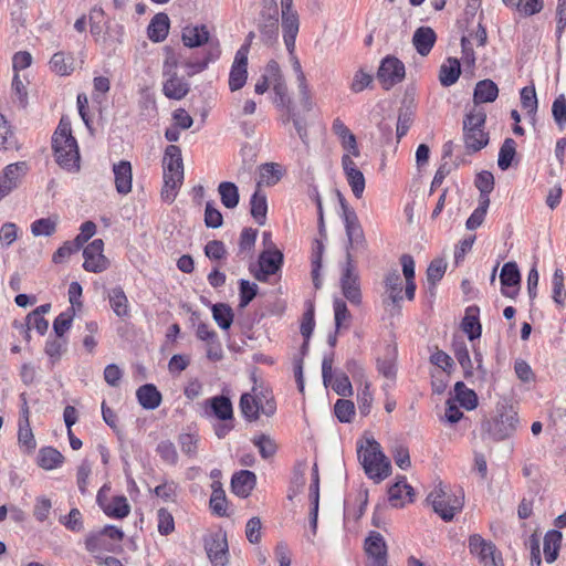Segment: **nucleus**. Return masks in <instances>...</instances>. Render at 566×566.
I'll use <instances>...</instances> for the list:
<instances>
[{"mask_svg":"<svg viewBox=\"0 0 566 566\" xmlns=\"http://www.w3.org/2000/svg\"><path fill=\"white\" fill-rule=\"evenodd\" d=\"M211 409L212 415L221 421L233 420V408L230 398L219 395L206 400Z\"/></svg>","mask_w":566,"mask_h":566,"instance_id":"obj_26","label":"nucleus"},{"mask_svg":"<svg viewBox=\"0 0 566 566\" xmlns=\"http://www.w3.org/2000/svg\"><path fill=\"white\" fill-rule=\"evenodd\" d=\"M447 270V263L441 259H434L431 261L427 269V281L430 285H437V283L443 277Z\"/></svg>","mask_w":566,"mask_h":566,"instance_id":"obj_62","label":"nucleus"},{"mask_svg":"<svg viewBox=\"0 0 566 566\" xmlns=\"http://www.w3.org/2000/svg\"><path fill=\"white\" fill-rule=\"evenodd\" d=\"M282 29L284 44L292 54L295 49V40L300 29V20L296 11L282 13Z\"/></svg>","mask_w":566,"mask_h":566,"instance_id":"obj_20","label":"nucleus"},{"mask_svg":"<svg viewBox=\"0 0 566 566\" xmlns=\"http://www.w3.org/2000/svg\"><path fill=\"white\" fill-rule=\"evenodd\" d=\"M406 75L405 64L396 56L387 55L380 62L377 78L384 90L388 91L400 83Z\"/></svg>","mask_w":566,"mask_h":566,"instance_id":"obj_7","label":"nucleus"},{"mask_svg":"<svg viewBox=\"0 0 566 566\" xmlns=\"http://www.w3.org/2000/svg\"><path fill=\"white\" fill-rule=\"evenodd\" d=\"M516 155V143L513 138H505L497 158V166L501 170H506L511 167L512 161Z\"/></svg>","mask_w":566,"mask_h":566,"instance_id":"obj_48","label":"nucleus"},{"mask_svg":"<svg viewBox=\"0 0 566 566\" xmlns=\"http://www.w3.org/2000/svg\"><path fill=\"white\" fill-rule=\"evenodd\" d=\"M107 296L112 310L118 317L129 316L130 310L128 298L120 286L111 289Z\"/></svg>","mask_w":566,"mask_h":566,"instance_id":"obj_35","label":"nucleus"},{"mask_svg":"<svg viewBox=\"0 0 566 566\" xmlns=\"http://www.w3.org/2000/svg\"><path fill=\"white\" fill-rule=\"evenodd\" d=\"M461 65L457 57H449L439 71V81L442 86L449 87L453 85L460 77Z\"/></svg>","mask_w":566,"mask_h":566,"instance_id":"obj_32","label":"nucleus"},{"mask_svg":"<svg viewBox=\"0 0 566 566\" xmlns=\"http://www.w3.org/2000/svg\"><path fill=\"white\" fill-rule=\"evenodd\" d=\"M469 549L470 553L476 555L480 562L485 566L491 564L499 566L495 560L496 547L491 541L484 539L479 534H473L469 537Z\"/></svg>","mask_w":566,"mask_h":566,"instance_id":"obj_15","label":"nucleus"},{"mask_svg":"<svg viewBox=\"0 0 566 566\" xmlns=\"http://www.w3.org/2000/svg\"><path fill=\"white\" fill-rule=\"evenodd\" d=\"M209 41V31L206 25L186 27L182 30V42L188 48H197Z\"/></svg>","mask_w":566,"mask_h":566,"instance_id":"obj_34","label":"nucleus"},{"mask_svg":"<svg viewBox=\"0 0 566 566\" xmlns=\"http://www.w3.org/2000/svg\"><path fill=\"white\" fill-rule=\"evenodd\" d=\"M156 452L167 464L175 465L178 461V453L175 444L169 440L160 441L157 444Z\"/></svg>","mask_w":566,"mask_h":566,"instance_id":"obj_59","label":"nucleus"},{"mask_svg":"<svg viewBox=\"0 0 566 566\" xmlns=\"http://www.w3.org/2000/svg\"><path fill=\"white\" fill-rule=\"evenodd\" d=\"M205 549L212 566H227L229 546L226 532L218 531L205 539Z\"/></svg>","mask_w":566,"mask_h":566,"instance_id":"obj_9","label":"nucleus"},{"mask_svg":"<svg viewBox=\"0 0 566 566\" xmlns=\"http://www.w3.org/2000/svg\"><path fill=\"white\" fill-rule=\"evenodd\" d=\"M333 132L342 139V145L346 150H348L355 157L359 156L356 137L343 123V120L336 118L333 122Z\"/></svg>","mask_w":566,"mask_h":566,"instance_id":"obj_31","label":"nucleus"},{"mask_svg":"<svg viewBox=\"0 0 566 566\" xmlns=\"http://www.w3.org/2000/svg\"><path fill=\"white\" fill-rule=\"evenodd\" d=\"M64 462V455L53 447H43L38 453V464L44 470H54Z\"/></svg>","mask_w":566,"mask_h":566,"instance_id":"obj_33","label":"nucleus"},{"mask_svg":"<svg viewBox=\"0 0 566 566\" xmlns=\"http://www.w3.org/2000/svg\"><path fill=\"white\" fill-rule=\"evenodd\" d=\"M115 188L119 195H128L132 191L133 169L128 160H120L113 166Z\"/></svg>","mask_w":566,"mask_h":566,"instance_id":"obj_19","label":"nucleus"},{"mask_svg":"<svg viewBox=\"0 0 566 566\" xmlns=\"http://www.w3.org/2000/svg\"><path fill=\"white\" fill-rule=\"evenodd\" d=\"M455 399L467 410H473L478 406V396L472 390L467 388L462 381H458L454 385Z\"/></svg>","mask_w":566,"mask_h":566,"instance_id":"obj_47","label":"nucleus"},{"mask_svg":"<svg viewBox=\"0 0 566 566\" xmlns=\"http://www.w3.org/2000/svg\"><path fill=\"white\" fill-rule=\"evenodd\" d=\"M104 242L102 239L93 240L83 250V268L87 272L99 273L107 269L108 260L103 254Z\"/></svg>","mask_w":566,"mask_h":566,"instance_id":"obj_13","label":"nucleus"},{"mask_svg":"<svg viewBox=\"0 0 566 566\" xmlns=\"http://www.w3.org/2000/svg\"><path fill=\"white\" fill-rule=\"evenodd\" d=\"M266 73L275 81L273 84V90L275 93L274 103L276 104V106L285 107L287 111L293 108L291 105V98L289 97L287 94V86L282 80L280 66L275 61L269 62L266 66Z\"/></svg>","mask_w":566,"mask_h":566,"instance_id":"obj_18","label":"nucleus"},{"mask_svg":"<svg viewBox=\"0 0 566 566\" xmlns=\"http://www.w3.org/2000/svg\"><path fill=\"white\" fill-rule=\"evenodd\" d=\"M499 96V87L492 80H482L475 84L473 102L476 107L482 103H492Z\"/></svg>","mask_w":566,"mask_h":566,"instance_id":"obj_27","label":"nucleus"},{"mask_svg":"<svg viewBox=\"0 0 566 566\" xmlns=\"http://www.w3.org/2000/svg\"><path fill=\"white\" fill-rule=\"evenodd\" d=\"M337 196L339 199L342 217L344 220L346 235L348 239L346 252H350V250L365 251L367 249V241L361 224L358 220L357 213L353 208L348 206L346 199L339 191L337 192Z\"/></svg>","mask_w":566,"mask_h":566,"instance_id":"obj_5","label":"nucleus"},{"mask_svg":"<svg viewBox=\"0 0 566 566\" xmlns=\"http://www.w3.org/2000/svg\"><path fill=\"white\" fill-rule=\"evenodd\" d=\"M104 513L109 517L124 518L130 512V505L124 495L114 496L109 504L103 507Z\"/></svg>","mask_w":566,"mask_h":566,"instance_id":"obj_45","label":"nucleus"},{"mask_svg":"<svg viewBox=\"0 0 566 566\" xmlns=\"http://www.w3.org/2000/svg\"><path fill=\"white\" fill-rule=\"evenodd\" d=\"M259 286L248 280L241 279L239 281L240 307H245L256 296Z\"/></svg>","mask_w":566,"mask_h":566,"instance_id":"obj_58","label":"nucleus"},{"mask_svg":"<svg viewBox=\"0 0 566 566\" xmlns=\"http://www.w3.org/2000/svg\"><path fill=\"white\" fill-rule=\"evenodd\" d=\"M221 203L228 209H234L239 205L240 195L235 184L222 181L218 186Z\"/></svg>","mask_w":566,"mask_h":566,"instance_id":"obj_41","label":"nucleus"},{"mask_svg":"<svg viewBox=\"0 0 566 566\" xmlns=\"http://www.w3.org/2000/svg\"><path fill=\"white\" fill-rule=\"evenodd\" d=\"M361 388L358 390L357 395V403L358 409L361 416H368L371 410L373 405V394L370 391V382L365 380L364 384H360Z\"/></svg>","mask_w":566,"mask_h":566,"instance_id":"obj_52","label":"nucleus"},{"mask_svg":"<svg viewBox=\"0 0 566 566\" xmlns=\"http://www.w3.org/2000/svg\"><path fill=\"white\" fill-rule=\"evenodd\" d=\"M29 171L27 161H18L8 165L0 176V200L17 189Z\"/></svg>","mask_w":566,"mask_h":566,"instance_id":"obj_11","label":"nucleus"},{"mask_svg":"<svg viewBox=\"0 0 566 566\" xmlns=\"http://www.w3.org/2000/svg\"><path fill=\"white\" fill-rule=\"evenodd\" d=\"M340 287L346 300H348L354 305L360 304L361 292L359 286V277L355 272L354 260L350 252H346V264L343 269L340 277Z\"/></svg>","mask_w":566,"mask_h":566,"instance_id":"obj_8","label":"nucleus"},{"mask_svg":"<svg viewBox=\"0 0 566 566\" xmlns=\"http://www.w3.org/2000/svg\"><path fill=\"white\" fill-rule=\"evenodd\" d=\"M251 216L259 226H264L268 213L266 196L259 189L254 191L250 200Z\"/></svg>","mask_w":566,"mask_h":566,"instance_id":"obj_39","label":"nucleus"},{"mask_svg":"<svg viewBox=\"0 0 566 566\" xmlns=\"http://www.w3.org/2000/svg\"><path fill=\"white\" fill-rule=\"evenodd\" d=\"M427 501L431 504L434 513L444 522H450L463 509L464 492L461 488L451 490L440 484L429 493Z\"/></svg>","mask_w":566,"mask_h":566,"instance_id":"obj_2","label":"nucleus"},{"mask_svg":"<svg viewBox=\"0 0 566 566\" xmlns=\"http://www.w3.org/2000/svg\"><path fill=\"white\" fill-rule=\"evenodd\" d=\"M75 315L74 307H69L56 316L53 322V331L55 336L64 337L65 333L71 328Z\"/></svg>","mask_w":566,"mask_h":566,"instance_id":"obj_51","label":"nucleus"},{"mask_svg":"<svg viewBox=\"0 0 566 566\" xmlns=\"http://www.w3.org/2000/svg\"><path fill=\"white\" fill-rule=\"evenodd\" d=\"M385 287L389 293V298L392 304H398L402 300V280L397 270H394L386 275Z\"/></svg>","mask_w":566,"mask_h":566,"instance_id":"obj_46","label":"nucleus"},{"mask_svg":"<svg viewBox=\"0 0 566 566\" xmlns=\"http://www.w3.org/2000/svg\"><path fill=\"white\" fill-rule=\"evenodd\" d=\"M67 347V338L55 336L54 338H49L45 344L44 352L50 357L52 364H55L60 360L63 353L66 352Z\"/></svg>","mask_w":566,"mask_h":566,"instance_id":"obj_50","label":"nucleus"},{"mask_svg":"<svg viewBox=\"0 0 566 566\" xmlns=\"http://www.w3.org/2000/svg\"><path fill=\"white\" fill-rule=\"evenodd\" d=\"M233 311L224 303H217L212 306V317L222 329H229L233 322Z\"/></svg>","mask_w":566,"mask_h":566,"instance_id":"obj_49","label":"nucleus"},{"mask_svg":"<svg viewBox=\"0 0 566 566\" xmlns=\"http://www.w3.org/2000/svg\"><path fill=\"white\" fill-rule=\"evenodd\" d=\"M210 509L218 516L227 515V497L220 484L213 488L210 497Z\"/></svg>","mask_w":566,"mask_h":566,"instance_id":"obj_57","label":"nucleus"},{"mask_svg":"<svg viewBox=\"0 0 566 566\" xmlns=\"http://www.w3.org/2000/svg\"><path fill=\"white\" fill-rule=\"evenodd\" d=\"M256 234L258 231L252 228H244L242 230L239 240V250L237 253L239 258L244 259L245 253H249L253 249L256 240Z\"/></svg>","mask_w":566,"mask_h":566,"instance_id":"obj_54","label":"nucleus"},{"mask_svg":"<svg viewBox=\"0 0 566 566\" xmlns=\"http://www.w3.org/2000/svg\"><path fill=\"white\" fill-rule=\"evenodd\" d=\"M334 412L340 422H350L355 413L354 402L347 399H338L334 406Z\"/></svg>","mask_w":566,"mask_h":566,"instance_id":"obj_60","label":"nucleus"},{"mask_svg":"<svg viewBox=\"0 0 566 566\" xmlns=\"http://www.w3.org/2000/svg\"><path fill=\"white\" fill-rule=\"evenodd\" d=\"M517 413L512 410L501 412L492 420H485L482 423L483 431L495 441H502L514 434L517 429Z\"/></svg>","mask_w":566,"mask_h":566,"instance_id":"obj_6","label":"nucleus"},{"mask_svg":"<svg viewBox=\"0 0 566 566\" xmlns=\"http://www.w3.org/2000/svg\"><path fill=\"white\" fill-rule=\"evenodd\" d=\"M342 167L354 196L360 198L365 190V177L363 172L357 168L348 154L343 155Z\"/></svg>","mask_w":566,"mask_h":566,"instance_id":"obj_16","label":"nucleus"},{"mask_svg":"<svg viewBox=\"0 0 566 566\" xmlns=\"http://www.w3.org/2000/svg\"><path fill=\"white\" fill-rule=\"evenodd\" d=\"M255 398L256 406L261 410V413L266 417H271L276 411V403L272 394L268 389H256L253 388V395Z\"/></svg>","mask_w":566,"mask_h":566,"instance_id":"obj_44","label":"nucleus"},{"mask_svg":"<svg viewBox=\"0 0 566 566\" xmlns=\"http://www.w3.org/2000/svg\"><path fill=\"white\" fill-rule=\"evenodd\" d=\"M252 442L258 448L259 453L263 459H270L276 453V443L266 434L254 437Z\"/></svg>","mask_w":566,"mask_h":566,"instance_id":"obj_53","label":"nucleus"},{"mask_svg":"<svg viewBox=\"0 0 566 566\" xmlns=\"http://www.w3.org/2000/svg\"><path fill=\"white\" fill-rule=\"evenodd\" d=\"M403 492L411 502L413 496V489L407 483L406 476H399L396 483H394L388 490V500L392 506H403Z\"/></svg>","mask_w":566,"mask_h":566,"instance_id":"obj_30","label":"nucleus"},{"mask_svg":"<svg viewBox=\"0 0 566 566\" xmlns=\"http://www.w3.org/2000/svg\"><path fill=\"white\" fill-rule=\"evenodd\" d=\"M190 91L189 83L177 75V73H171L169 78H167L163 86V92L166 97L170 99H181L184 98Z\"/></svg>","mask_w":566,"mask_h":566,"instance_id":"obj_23","label":"nucleus"},{"mask_svg":"<svg viewBox=\"0 0 566 566\" xmlns=\"http://www.w3.org/2000/svg\"><path fill=\"white\" fill-rule=\"evenodd\" d=\"M52 148L59 166L70 172L80 170V151L76 139L72 135L70 122L62 118L52 136Z\"/></svg>","mask_w":566,"mask_h":566,"instance_id":"obj_1","label":"nucleus"},{"mask_svg":"<svg viewBox=\"0 0 566 566\" xmlns=\"http://www.w3.org/2000/svg\"><path fill=\"white\" fill-rule=\"evenodd\" d=\"M184 175L181 174H164V187L161 197L166 202H172L177 196V191L182 185Z\"/></svg>","mask_w":566,"mask_h":566,"instance_id":"obj_42","label":"nucleus"},{"mask_svg":"<svg viewBox=\"0 0 566 566\" xmlns=\"http://www.w3.org/2000/svg\"><path fill=\"white\" fill-rule=\"evenodd\" d=\"M56 231V220L41 218L31 223V232L34 237H51Z\"/></svg>","mask_w":566,"mask_h":566,"instance_id":"obj_56","label":"nucleus"},{"mask_svg":"<svg viewBox=\"0 0 566 566\" xmlns=\"http://www.w3.org/2000/svg\"><path fill=\"white\" fill-rule=\"evenodd\" d=\"M326 238H317L314 239L313 245H312V256H311V263H312V280L314 287L316 290H319L322 287V280H321V269H322V261H323V254L325 250L324 240Z\"/></svg>","mask_w":566,"mask_h":566,"instance_id":"obj_25","label":"nucleus"},{"mask_svg":"<svg viewBox=\"0 0 566 566\" xmlns=\"http://www.w3.org/2000/svg\"><path fill=\"white\" fill-rule=\"evenodd\" d=\"M436 40L437 35L432 28L420 27L413 33L412 44L420 55L426 56L432 50Z\"/></svg>","mask_w":566,"mask_h":566,"instance_id":"obj_22","label":"nucleus"},{"mask_svg":"<svg viewBox=\"0 0 566 566\" xmlns=\"http://www.w3.org/2000/svg\"><path fill=\"white\" fill-rule=\"evenodd\" d=\"M368 560L367 566H388V548L384 536L371 531L364 545Z\"/></svg>","mask_w":566,"mask_h":566,"instance_id":"obj_10","label":"nucleus"},{"mask_svg":"<svg viewBox=\"0 0 566 566\" xmlns=\"http://www.w3.org/2000/svg\"><path fill=\"white\" fill-rule=\"evenodd\" d=\"M486 113L474 106L463 119V139L468 153H476L489 144V134L484 132Z\"/></svg>","mask_w":566,"mask_h":566,"instance_id":"obj_4","label":"nucleus"},{"mask_svg":"<svg viewBox=\"0 0 566 566\" xmlns=\"http://www.w3.org/2000/svg\"><path fill=\"white\" fill-rule=\"evenodd\" d=\"M262 22L259 24L261 39L265 43H272L279 35V19L277 14H265L261 12Z\"/></svg>","mask_w":566,"mask_h":566,"instance_id":"obj_36","label":"nucleus"},{"mask_svg":"<svg viewBox=\"0 0 566 566\" xmlns=\"http://www.w3.org/2000/svg\"><path fill=\"white\" fill-rule=\"evenodd\" d=\"M136 397L139 405L147 410H154L161 403L163 396L160 391L153 384H145L136 391Z\"/></svg>","mask_w":566,"mask_h":566,"instance_id":"obj_24","label":"nucleus"},{"mask_svg":"<svg viewBox=\"0 0 566 566\" xmlns=\"http://www.w3.org/2000/svg\"><path fill=\"white\" fill-rule=\"evenodd\" d=\"M248 55L249 44L241 45L235 53L229 74V87L232 92L238 91L245 85L248 78Z\"/></svg>","mask_w":566,"mask_h":566,"instance_id":"obj_12","label":"nucleus"},{"mask_svg":"<svg viewBox=\"0 0 566 566\" xmlns=\"http://www.w3.org/2000/svg\"><path fill=\"white\" fill-rule=\"evenodd\" d=\"M283 253L277 250H264L259 255V270L253 273L260 282H266L270 275L279 272L283 264Z\"/></svg>","mask_w":566,"mask_h":566,"instance_id":"obj_14","label":"nucleus"},{"mask_svg":"<svg viewBox=\"0 0 566 566\" xmlns=\"http://www.w3.org/2000/svg\"><path fill=\"white\" fill-rule=\"evenodd\" d=\"M479 308L470 306L467 308L465 316L462 321V329L470 340H474L481 336L482 327L478 317Z\"/></svg>","mask_w":566,"mask_h":566,"instance_id":"obj_38","label":"nucleus"},{"mask_svg":"<svg viewBox=\"0 0 566 566\" xmlns=\"http://www.w3.org/2000/svg\"><path fill=\"white\" fill-rule=\"evenodd\" d=\"M158 532L161 535H169L175 531V521L171 513L167 509H159L157 512Z\"/></svg>","mask_w":566,"mask_h":566,"instance_id":"obj_63","label":"nucleus"},{"mask_svg":"<svg viewBox=\"0 0 566 566\" xmlns=\"http://www.w3.org/2000/svg\"><path fill=\"white\" fill-rule=\"evenodd\" d=\"M501 281V293L505 297L514 298L517 294V290L514 287L520 285L521 274L515 262H506L502 266L500 273Z\"/></svg>","mask_w":566,"mask_h":566,"instance_id":"obj_17","label":"nucleus"},{"mask_svg":"<svg viewBox=\"0 0 566 566\" xmlns=\"http://www.w3.org/2000/svg\"><path fill=\"white\" fill-rule=\"evenodd\" d=\"M240 409L242 415L249 420L254 421L259 418L261 410L256 406L255 398L252 394H243L240 398Z\"/></svg>","mask_w":566,"mask_h":566,"instance_id":"obj_55","label":"nucleus"},{"mask_svg":"<svg viewBox=\"0 0 566 566\" xmlns=\"http://www.w3.org/2000/svg\"><path fill=\"white\" fill-rule=\"evenodd\" d=\"M563 534L557 530L548 531L544 536V556L548 564L554 563L558 557Z\"/></svg>","mask_w":566,"mask_h":566,"instance_id":"obj_37","label":"nucleus"},{"mask_svg":"<svg viewBox=\"0 0 566 566\" xmlns=\"http://www.w3.org/2000/svg\"><path fill=\"white\" fill-rule=\"evenodd\" d=\"M358 459L364 468L366 475L379 483L385 480L391 472V464L380 449V444L368 439L365 448L358 449Z\"/></svg>","mask_w":566,"mask_h":566,"instance_id":"obj_3","label":"nucleus"},{"mask_svg":"<svg viewBox=\"0 0 566 566\" xmlns=\"http://www.w3.org/2000/svg\"><path fill=\"white\" fill-rule=\"evenodd\" d=\"M169 18L166 13L160 12L154 15L147 28L148 38L153 42L164 41L169 32Z\"/></svg>","mask_w":566,"mask_h":566,"instance_id":"obj_29","label":"nucleus"},{"mask_svg":"<svg viewBox=\"0 0 566 566\" xmlns=\"http://www.w3.org/2000/svg\"><path fill=\"white\" fill-rule=\"evenodd\" d=\"M51 70L57 75H70L74 71V57L72 54L56 52L50 61Z\"/></svg>","mask_w":566,"mask_h":566,"instance_id":"obj_40","label":"nucleus"},{"mask_svg":"<svg viewBox=\"0 0 566 566\" xmlns=\"http://www.w3.org/2000/svg\"><path fill=\"white\" fill-rule=\"evenodd\" d=\"M287 119H292L296 134L305 146H308V133L306 120L294 108L287 111Z\"/></svg>","mask_w":566,"mask_h":566,"instance_id":"obj_61","label":"nucleus"},{"mask_svg":"<svg viewBox=\"0 0 566 566\" xmlns=\"http://www.w3.org/2000/svg\"><path fill=\"white\" fill-rule=\"evenodd\" d=\"M453 354L457 358L458 363L463 369L464 378L470 379L473 377V365L469 355L468 347L464 342H454L453 343Z\"/></svg>","mask_w":566,"mask_h":566,"instance_id":"obj_43","label":"nucleus"},{"mask_svg":"<svg viewBox=\"0 0 566 566\" xmlns=\"http://www.w3.org/2000/svg\"><path fill=\"white\" fill-rule=\"evenodd\" d=\"M164 174L184 175V163L179 146L169 145L166 147L163 158Z\"/></svg>","mask_w":566,"mask_h":566,"instance_id":"obj_28","label":"nucleus"},{"mask_svg":"<svg viewBox=\"0 0 566 566\" xmlns=\"http://www.w3.org/2000/svg\"><path fill=\"white\" fill-rule=\"evenodd\" d=\"M552 114L557 126L564 128L566 125V98L564 94L557 96L553 102Z\"/></svg>","mask_w":566,"mask_h":566,"instance_id":"obj_64","label":"nucleus"},{"mask_svg":"<svg viewBox=\"0 0 566 566\" xmlns=\"http://www.w3.org/2000/svg\"><path fill=\"white\" fill-rule=\"evenodd\" d=\"M256 484V475L249 470H241L231 479L232 492L240 497H248Z\"/></svg>","mask_w":566,"mask_h":566,"instance_id":"obj_21","label":"nucleus"}]
</instances>
